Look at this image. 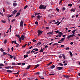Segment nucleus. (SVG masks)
<instances>
[{
	"mask_svg": "<svg viewBox=\"0 0 80 80\" xmlns=\"http://www.w3.org/2000/svg\"><path fill=\"white\" fill-rule=\"evenodd\" d=\"M39 8V9H45L47 7L45 6L44 5H41Z\"/></svg>",
	"mask_w": 80,
	"mask_h": 80,
	"instance_id": "1",
	"label": "nucleus"
},
{
	"mask_svg": "<svg viewBox=\"0 0 80 80\" xmlns=\"http://www.w3.org/2000/svg\"><path fill=\"white\" fill-rule=\"evenodd\" d=\"M38 36H39V35H42V32H43V31H41L40 30H38Z\"/></svg>",
	"mask_w": 80,
	"mask_h": 80,
	"instance_id": "2",
	"label": "nucleus"
},
{
	"mask_svg": "<svg viewBox=\"0 0 80 80\" xmlns=\"http://www.w3.org/2000/svg\"><path fill=\"white\" fill-rule=\"evenodd\" d=\"M16 36L17 37H18V38H19V41L21 42L22 41V39H21V37L20 36H19L18 35H16Z\"/></svg>",
	"mask_w": 80,
	"mask_h": 80,
	"instance_id": "3",
	"label": "nucleus"
},
{
	"mask_svg": "<svg viewBox=\"0 0 80 80\" xmlns=\"http://www.w3.org/2000/svg\"><path fill=\"white\" fill-rule=\"evenodd\" d=\"M57 69L58 70H63L62 67H58L57 68Z\"/></svg>",
	"mask_w": 80,
	"mask_h": 80,
	"instance_id": "4",
	"label": "nucleus"
},
{
	"mask_svg": "<svg viewBox=\"0 0 80 80\" xmlns=\"http://www.w3.org/2000/svg\"><path fill=\"white\" fill-rule=\"evenodd\" d=\"M58 35H59V37H62V35H63V33L62 32H59Z\"/></svg>",
	"mask_w": 80,
	"mask_h": 80,
	"instance_id": "5",
	"label": "nucleus"
},
{
	"mask_svg": "<svg viewBox=\"0 0 80 80\" xmlns=\"http://www.w3.org/2000/svg\"><path fill=\"white\" fill-rule=\"evenodd\" d=\"M25 38V36L24 35H22L21 36V40H23Z\"/></svg>",
	"mask_w": 80,
	"mask_h": 80,
	"instance_id": "6",
	"label": "nucleus"
},
{
	"mask_svg": "<svg viewBox=\"0 0 80 80\" xmlns=\"http://www.w3.org/2000/svg\"><path fill=\"white\" fill-rule=\"evenodd\" d=\"M41 49L39 51V52H40V53H41V52H43V50L44 49V48H42H42H41Z\"/></svg>",
	"mask_w": 80,
	"mask_h": 80,
	"instance_id": "7",
	"label": "nucleus"
},
{
	"mask_svg": "<svg viewBox=\"0 0 80 80\" xmlns=\"http://www.w3.org/2000/svg\"><path fill=\"white\" fill-rule=\"evenodd\" d=\"M41 17H42L40 15H38L37 17V18L38 20H40V18H41Z\"/></svg>",
	"mask_w": 80,
	"mask_h": 80,
	"instance_id": "8",
	"label": "nucleus"
},
{
	"mask_svg": "<svg viewBox=\"0 0 80 80\" xmlns=\"http://www.w3.org/2000/svg\"><path fill=\"white\" fill-rule=\"evenodd\" d=\"M11 68V66H8V67H5V68H6V69H9V68Z\"/></svg>",
	"mask_w": 80,
	"mask_h": 80,
	"instance_id": "9",
	"label": "nucleus"
},
{
	"mask_svg": "<svg viewBox=\"0 0 80 80\" xmlns=\"http://www.w3.org/2000/svg\"><path fill=\"white\" fill-rule=\"evenodd\" d=\"M20 26H21V27H23V21H21L20 22Z\"/></svg>",
	"mask_w": 80,
	"mask_h": 80,
	"instance_id": "10",
	"label": "nucleus"
},
{
	"mask_svg": "<svg viewBox=\"0 0 80 80\" xmlns=\"http://www.w3.org/2000/svg\"><path fill=\"white\" fill-rule=\"evenodd\" d=\"M6 72H8L9 73H12V71L10 70H7Z\"/></svg>",
	"mask_w": 80,
	"mask_h": 80,
	"instance_id": "11",
	"label": "nucleus"
},
{
	"mask_svg": "<svg viewBox=\"0 0 80 80\" xmlns=\"http://www.w3.org/2000/svg\"><path fill=\"white\" fill-rule=\"evenodd\" d=\"M76 31H77V30H73V31H72V33L73 34H75V32H76Z\"/></svg>",
	"mask_w": 80,
	"mask_h": 80,
	"instance_id": "12",
	"label": "nucleus"
},
{
	"mask_svg": "<svg viewBox=\"0 0 80 80\" xmlns=\"http://www.w3.org/2000/svg\"><path fill=\"white\" fill-rule=\"evenodd\" d=\"M65 38H62L60 40L61 42H63V41L64 40H65Z\"/></svg>",
	"mask_w": 80,
	"mask_h": 80,
	"instance_id": "13",
	"label": "nucleus"
},
{
	"mask_svg": "<svg viewBox=\"0 0 80 80\" xmlns=\"http://www.w3.org/2000/svg\"><path fill=\"white\" fill-rule=\"evenodd\" d=\"M71 11L74 12H75V10L73 8H72L71 10Z\"/></svg>",
	"mask_w": 80,
	"mask_h": 80,
	"instance_id": "14",
	"label": "nucleus"
},
{
	"mask_svg": "<svg viewBox=\"0 0 80 80\" xmlns=\"http://www.w3.org/2000/svg\"><path fill=\"white\" fill-rule=\"evenodd\" d=\"M50 68L51 69H53V68H55V65H53L52 66H51Z\"/></svg>",
	"mask_w": 80,
	"mask_h": 80,
	"instance_id": "15",
	"label": "nucleus"
},
{
	"mask_svg": "<svg viewBox=\"0 0 80 80\" xmlns=\"http://www.w3.org/2000/svg\"><path fill=\"white\" fill-rule=\"evenodd\" d=\"M55 45H58V44L57 43H55L53 44H52V46H53V47H54V46H55Z\"/></svg>",
	"mask_w": 80,
	"mask_h": 80,
	"instance_id": "16",
	"label": "nucleus"
},
{
	"mask_svg": "<svg viewBox=\"0 0 80 80\" xmlns=\"http://www.w3.org/2000/svg\"><path fill=\"white\" fill-rule=\"evenodd\" d=\"M40 13L36 12L35 13V16H36L37 15H40Z\"/></svg>",
	"mask_w": 80,
	"mask_h": 80,
	"instance_id": "17",
	"label": "nucleus"
},
{
	"mask_svg": "<svg viewBox=\"0 0 80 80\" xmlns=\"http://www.w3.org/2000/svg\"><path fill=\"white\" fill-rule=\"evenodd\" d=\"M17 11L16 10H14L13 12V14H15L17 12Z\"/></svg>",
	"mask_w": 80,
	"mask_h": 80,
	"instance_id": "18",
	"label": "nucleus"
},
{
	"mask_svg": "<svg viewBox=\"0 0 80 80\" xmlns=\"http://www.w3.org/2000/svg\"><path fill=\"white\" fill-rule=\"evenodd\" d=\"M7 53L5 52H3V56H4L5 55H7Z\"/></svg>",
	"mask_w": 80,
	"mask_h": 80,
	"instance_id": "19",
	"label": "nucleus"
},
{
	"mask_svg": "<svg viewBox=\"0 0 80 80\" xmlns=\"http://www.w3.org/2000/svg\"><path fill=\"white\" fill-rule=\"evenodd\" d=\"M30 68V65H29L28 66V68H26V69H27V70H28V69H29Z\"/></svg>",
	"mask_w": 80,
	"mask_h": 80,
	"instance_id": "20",
	"label": "nucleus"
},
{
	"mask_svg": "<svg viewBox=\"0 0 80 80\" xmlns=\"http://www.w3.org/2000/svg\"><path fill=\"white\" fill-rule=\"evenodd\" d=\"M0 51H1V52H3L4 51V50H3V49L2 48H1L0 49Z\"/></svg>",
	"mask_w": 80,
	"mask_h": 80,
	"instance_id": "21",
	"label": "nucleus"
},
{
	"mask_svg": "<svg viewBox=\"0 0 80 80\" xmlns=\"http://www.w3.org/2000/svg\"><path fill=\"white\" fill-rule=\"evenodd\" d=\"M26 57H28V55H24V58H25Z\"/></svg>",
	"mask_w": 80,
	"mask_h": 80,
	"instance_id": "22",
	"label": "nucleus"
},
{
	"mask_svg": "<svg viewBox=\"0 0 80 80\" xmlns=\"http://www.w3.org/2000/svg\"><path fill=\"white\" fill-rule=\"evenodd\" d=\"M70 55H71V57H72L73 56V54H72V53L71 52H70Z\"/></svg>",
	"mask_w": 80,
	"mask_h": 80,
	"instance_id": "23",
	"label": "nucleus"
},
{
	"mask_svg": "<svg viewBox=\"0 0 80 80\" xmlns=\"http://www.w3.org/2000/svg\"><path fill=\"white\" fill-rule=\"evenodd\" d=\"M13 5L14 6V7H15V6L17 5V3H13Z\"/></svg>",
	"mask_w": 80,
	"mask_h": 80,
	"instance_id": "24",
	"label": "nucleus"
},
{
	"mask_svg": "<svg viewBox=\"0 0 80 80\" xmlns=\"http://www.w3.org/2000/svg\"><path fill=\"white\" fill-rule=\"evenodd\" d=\"M72 38V37H71V35H70L67 37V38L69 39L70 38Z\"/></svg>",
	"mask_w": 80,
	"mask_h": 80,
	"instance_id": "25",
	"label": "nucleus"
},
{
	"mask_svg": "<svg viewBox=\"0 0 80 80\" xmlns=\"http://www.w3.org/2000/svg\"><path fill=\"white\" fill-rule=\"evenodd\" d=\"M28 7V6L27 5H26V6H25L24 7V9H26Z\"/></svg>",
	"mask_w": 80,
	"mask_h": 80,
	"instance_id": "26",
	"label": "nucleus"
},
{
	"mask_svg": "<svg viewBox=\"0 0 80 80\" xmlns=\"http://www.w3.org/2000/svg\"><path fill=\"white\" fill-rule=\"evenodd\" d=\"M13 16V15L11 14V15L9 16H8V18H9V17H12Z\"/></svg>",
	"mask_w": 80,
	"mask_h": 80,
	"instance_id": "27",
	"label": "nucleus"
},
{
	"mask_svg": "<svg viewBox=\"0 0 80 80\" xmlns=\"http://www.w3.org/2000/svg\"><path fill=\"white\" fill-rule=\"evenodd\" d=\"M0 66H1V67H3L4 65H3V64L2 63H0Z\"/></svg>",
	"mask_w": 80,
	"mask_h": 80,
	"instance_id": "28",
	"label": "nucleus"
},
{
	"mask_svg": "<svg viewBox=\"0 0 80 80\" xmlns=\"http://www.w3.org/2000/svg\"><path fill=\"white\" fill-rule=\"evenodd\" d=\"M0 15H2V17H3L4 15H3V14L2 13L0 12Z\"/></svg>",
	"mask_w": 80,
	"mask_h": 80,
	"instance_id": "29",
	"label": "nucleus"
},
{
	"mask_svg": "<svg viewBox=\"0 0 80 80\" xmlns=\"http://www.w3.org/2000/svg\"><path fill=\"white\" fill-rule=\"evenodd\" d=\"M52 62H49L48 64V65H51V64H52Z\"/></svg>",
	"mask_w": 80,
	"mask_h": 80,
	"instance_id": "30",
	"label": "nucleus"
},
{
	"mask_svg": "<svg viewBox=\"0 0 80 80\" xmlns=\"http://www.w3.org/2000/svg\"><path fill=\"white\" fill-rule=\"evenodd\" d=\"M20 15V13L19 12H18L17 13V16H18L19 15Z\"/></svg>",
	"mask_w": 80,
	"mask_h": 80,
	"instance_id": "31",
	"label": "nucleus"
},
{
	"mask_svg": "<svg viewBox=\"0 0 80 80\" xmlns=\"http://www.w3.org/2000/svg\"><path fill=\"white\" fill-rule=\"evenodd\" d=\"M70 35H71V37H74V36H75V34H71Z\"/></svg>",
	"mask_w": 80,
	"mask_h": 80,
	"instance_id": "32",
	"label": "nucleus"
},
{
	"mask_svg": "<svg viewBox=\"0 0 80 80\" xmlns=\"http://www.w3.org/2000/svg\"><path fill=\"white\" fill-rule=\"evenodd\" d=\"M59 65H60L61 66H63V64H62V63H59Z\"/></svg>",
	"mask_w": 80,
	"mask_h": 80,
	"instance_id": "33",
	"label": "nucleus"
},
{
	"mask_svg": "<svg viewBox=\"0 0 80 80\" xmlns=\"http://www.w3.org/2000/svg\"><path fill=\"white\" fill-rule=\"evenodd\" d=\"M35 24H36V25H38V22L36 21L35 22Z\"/></svg>",
	"mask_w": 80,
	"mask_h": 80,
	"instance_id": "34",
	"label": "nucleus"
},
{
	"mask_svg": "<svg viewBox=\"0 0 80 80\" xmlns=\"http://www.w3.org/2000/svg\"><path fill=\"white\" fill-rule=\"evenodd\" d=\"M55 32L56 33H59V32H59V31H55Z\"/></svg>",
	"mask_w": 80,
	"mask_h": 80,
	"instance_id": "35",
	"label": "nucleus"
},
{
	"mask_svg": "<svg viewBox=\"0 0 80 80\" xmlns=\"http://www.w3.org/2000/svg\"><path fill=\"white\" fill-rule=\"evenodd\" d=\"M68 6H69V7H71L72 6V4H69L68 5Z\"/></svg>",
	"mask_w": 80,
	"mask_h": 80,
	"instance_id": "36",
	"label": "nucleus"
},
{
	"mask_svg": "<svg viewBox=\"0 0 80 80\" xmlns=\"http://www.w3.org/2000/svg\"><path fill=\"white\" fill-rule=\"evenodd\" d=\"M56 10H57V11H58V12H59V11H60V9L58 8H56Z\"/></svg>",
	"mask_w": 80,
	"mask_h": 80,
	"instance_id": "37",
	"label": "nucleus"
},
{
	"mask_svg": "<svg viewBox=\"0 0 80 80\" xmlns=\"http://www.w3.org/2000/svg\"><path fill=\"white\" fill-rule=\"evenodd\" d=\"M27 44H25L24 46H23L22 47V48H25V47H26V46H27Z\"/></svg>",
	"mask_w": 80,
	"mask_h": 80,
	"instance_id": "38",
	"label": "nucleus"
},
{
	"mask_svg": "<svg viewBox=\"0 0 80 80\" xmlns=\"http://www.w3.org/2000/svg\"><path fill=\"white\" fill-rule=\"evenodd\" d=\"M7 42V39H5L4 40V43H6Z\"/></svg>",
	"mask_w": 80,
	"mask_h": 80,
	"instance_id": "39",
	"label": "nucleus"
},
{
	"mask_svg": "<svg viewBox=\"0 0 80 80\" xmlns=\"http://www.w3.org/2000/svg\"><path fill=\"white\" fill-rule=\"evenodd\" d=\"M53 32V31H52V32H49L48 33H47L48 34H49L50 33V34H52V32Z\"/></svg>",
	"mask_w": 80,
	"mask_h": 80,
	"instance_id": "40",
	"label": "nucleus"
},
{
	"mask_svg": "<svg viewBox=\"0 0 80 80\" xmlns=\"http://www.w3.org/2000/svg\"><path fill=\"white\" fill-rule=\"evenodd\" d=\"M9 56H10V58H13V56L12 55H10Z\"/></svg>",
	"mask_w": 80,
	"mask_h": 80,
	"instance_id": "41",
	"label": "nucleus"
},
{
	"mask_svg": "<svg viewBox=\"0 0 80 80\" xmlns=\"http://www.w3.org/2000/svg\"><path fill=\"white\" fill-rule=\"evenodd\" d=\"M30 51H29V52H27V54H28H28H30Z\"/></svg>",
	"mask_w": 80,
	"mask_h": 80,
	"instance_id": "42",
	"label": "nucleus"
},
{
	"mask_svg": "<svg viewBox=\"0 0 80 80\" xmlns=\"http://www.w3.org/2000/svg\"><path fill=\"white\" fill-rule=\"evenodd\" d=\"M12 65H15V62H12Z\"/></svg>",
	"mask_w": 80,
	"mask_h": 80,
	"instance_id": "43",
	"label": "nucleus"
},
{
	"mask_svg": "<svg viewBox=\"0 0 80 80\" xmlns=\"http://www.w3.org/2000/svg\"><path fill=\"white\" fill-rule=\"evenodd\" d=\"M3 11L4 12H5V9L4 8H3Z\"/></svg>",
	"mask_w": 80,
	"mask_h": 80,
	"instance_id": "44",
	"label": "nucleus"
},
{
	"mask_svg": "<svg viewBox=\"0 0 80 80\" xmlns=\"http://www.w3.org/2000/svg\"><path fill=\"white\" fill-rule=\"evenodd\" d=\"M41 42H39L38 43V45H41Z\"/></svg>",
	"mask_w": 80,
	"mask_h": 80,
	"instance_id": "45",
	"label": "nucleus"
},
{
	"mask_svg": "<svg viewBox=\"0 0 80 80\" xmlns=\"http://www.w3.org/2000/svg\"><path fill=\"white\" fill-rule=\"evenodd\" d=\"M18 65H22V64L20 63H18Z\"/></svg>",
	"mask_w": 80,
	"mask_h": 80,
	"instance_id": "46",
	"label": "nucleus"
},
{
	"mask_svg": "<svg viewBox=\"0 0 80 80\" xmlns=\"http://www.w3.org/2000/svg\"><path fill=\"white\" fill-rule=\"evenodd\" d=\"M2 22V23H5V21H3V20H2L1 21Z\"/></svg>",
	"mask_w": 80,
	"mask_h": 80,
	"instance_id": "47",
	"label": "nucleus"
},
{
	"mask_svg": "<svg viewBox=\"0 0 80 80\" xmlns=\"http://www.w3.org/2000/svg\"><path fill=\"white\" fill-rule=\"evenodd\" d=\"M14 75H17L18 74V72L17 73H14Z\"/></svg>",
	"mask_w": 80,
	"mask_h": 80,
	"instance_id": "48",
	"label": "nucleus"
},
{
	"mask_svg": "<svg viewBox=\"0 0 80 80\" xmlns=\"http://www.w3.org/2000/svg\"><path fill=\"white\" fill-rule=\"evenodd\" d=\"M49 75H50V76H51V75H54V74H49Z\"/></svg>",
	"mask_w": 80,
	"mask_h": 80,
	"instance_id": "49",
	"label": "nucleus"
},
{
	"mask_svg": "<svg viewBox=\"0 0 80 80\" xmlns=\"http://www.w3.org/2000/svg\"><path fill=\"white\" fill-rule=\"evenodd\" d=\"M46 29H47V30H48L49 29V27H46Z\"/></svg>",
	"mask_w": 80,
	"mask_h": 80,
	"instance_id": "50",
	"label": "nucleus"
},
{
	"mask_svg": "<svg viewBox=\"0 0 80 80\" xmlns=\"http://www.w3.org/2000/svg\"><path fill=\"white\" fill-rule=\"evenodd\" d=\"M62 57H63V58H65V55H63Z\"/></svg>",
	"mask_w": 80,
	"mask_h": 80,
	"instance_id": "51",
	"label": "nucleus"
},
{
	"mask_svg": "<svg viewBox=\"0 0 80 80\" xmlns=\"http://www.w3.org/2000/svg\"><path fill=\"white\" fill-rule=\"evenodd\" d=\"M65 77L66 78H69V76H65Z\"/></svg>",
	"mask_w": 80,
	"mask_h": 80,
	"instance_id": "52",
	"label": "nucleus"
},
{
	"mask_svg": "<svg viewBox=\"0 0 80 80\" xmlns=\"http://www.w3.org/2000/svg\"><path fill=\"white\" fill-rule=\"evenodd\" d=\"M62 2V0H60V2H59V4H61V3Z\"/></svg>",
	"mask_w": 80,
	"mask_h": 80,
	"instance_id": "53",
	"label": "nucleus"
},
{
	"mask_svg": "<svg viewBox=\"0 0 80 80\" xmlns=\"http://www.w3.org/2000/svg\"><path fill=\"white\" fill-rule=\"evenodd\" d=\"M36 74H37V75H39L40 74V72H36Z\"/></svg>",
	"mask_w": 80,
	"mask_h": 80,
	"instance_id": "54",
	"label": "nucleus"
},
{
	"mask_svg": "<svg viewBox=\"0 0 80 80\" xmlns=\"http://www.w3.org/2000/svg\"><path fill=\"white\" fill-rule=\"evenodd\" d=\"M66 50H69V48L68 47L66 48Z\"/></svg>",
	"mask_w": 80,
	"mask_h": 80,
	"instance_id": "55",
	"label": "nucleus"
},
{
	"mask_svg": "<svg viewBox=\"0 0 80 80\" xmlns=\"http://www.w3.org/2000/svg\"><path fill=\"white\" fill-rule=\"evenodd\" d=\"M15 19H13L12 20L11 22L12 23V22H14V21H15Z\"/></svg>",
	"mask_w": 80,
	"mask_h": 80,
	"instance_id": "56",
	"label": "nucleus"
},
{
	"mask_svg": "<svg viewBox=\"0 0 80 80\" xmlns=\"http://www.w3.org/2000/svg\"><path fill=\"white\" fill-rule=\"evenodd\" d=\"M19 45V44H17L16 46V47H17V48L18 47Z\"/></svg>",
	"mask_w": 80,
	"mask_h": 80,
	"instance_id": "57",
	"label": "nucleus"
},
{
	"mask_svg": "<svg viewBox=\"0 0 80 80\" xmlns=\"http://www.w3.org/2000/svg\"><path fill=\"white\" fill-rule=\"evenodd\" d=\"M65 46L64 45H62L61 46V47H64Z\"/></svg>",
	"mask_w": 80,
	"mask_h": 80,
	"instance_id": "58",
	"label": "nucleus"
},
{
	"mask_svg": "<svg viewBox=\"0 0 80 80\" xmlns=\"http://www.w3.org/2000/svg\"><path fill=\"white\" fill-rule=\"evenodd\" d=\"M33 51V50H32V51L31 52V53H34V52H35Z\"/></svg>",
	"mask_w": 80,
	"mask_h": 80,
	"instance_id": "59",
	"label": "nucleus"
},
{
	"mask_svg": "<svg viewBox=\"0 0 80 80\" xmlns=\"http://www.w3.org/2000/svg\"><path fill=\"white\" fill-rule=\"evenodd\" d=\"M52 43H53V42H52L51 43H50L48 45H52Z\"/></svg>",
	"mask_w": 80,
	"mask_h": 80,
	"instance_id": "60",
	"label": "nucleus"
},
{
	"mask_svg": "<svg viewBox=\"0 0 80 80\" xmlns=\"http://www.w3.org/2000/svg\"><path fill=\"white\" fill-rule=\"evenodd\" d=\"M33 48V47L31 46V47H30L29 48V49H31V48Z\"/></svg>",
	"mask_w": 80,
	"mask_h": 80,
	"instance_id": "61",
	"label": "nucleus"
},
{
	"mask_svg": "<svg viewBox=\"0 0 80 80\" xmlns=\"http://www.w3.org/2000/svg\"><path fill=\"white\" fill-rule=\"evenodd\" d=\"M12 29V26H10V28H9V30H11Z\"/></svg>",
	"mask_w": 80,
	"mask_h": 80,
	"instance_id": "62",
	"label": "nucleus"
},
{
	"mask_svg": "<svg viewBox=\"0 0 80 80\" xmlns=\"http://www.w3.org/2000/svg\"><path fill=\"white\" fill-rule=\"evenodd\" d=\"M62 10H65V7H63L62 8Z\"/></svg>",
	"mask_w": 80,
	"mask_h": 80,
	"instance_id": "63",
	"label": "nucleus"
},
{
	"mask_svg": "<svg viewBox=\"0 0 80 80\" xmlns=\"http://www.w3.org/2000/svg\"><path fill=\"white\" fill-rule=\"evenodd\" d=\"M35 16L32 15L31 16L32 18H34Z\"/></svg>",
	"mask_w": 80,
	"mask_h": 80,
	"instance_id": "64",
	"label": "nucleus"
}]
</instances>
